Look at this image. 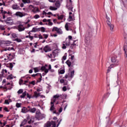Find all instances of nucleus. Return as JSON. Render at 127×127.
I'll use <instances>...</instances> for the list:
<instances>
[{
    "mask_svg": "<svg viewBox=\"0 0 127 127\" xmlns=\"http://www.w3.org/2000/svg\"><path fill=\"white\" fill-rule=\"evenodd\" d=\"M53 114H56V115H57V116H59V115H60L59 112H57L56 111H54L53 112Z\"/></svg>",
    "mask_w": 127,
    "mask_h": 127,
    "instance_id": "nucleus-46",
    "label": "nucleus"
},
{
    "mask_svg": "<svg viewBox=\"0 0 127 127\" xmlns=\"http://www.w3.org/2000/svg\"><path fill=\"white\" fill-rule=\"evenodd\" d=\"M29 84H31L32 85H35V81L34 80L31 82H30Z\"/></svg>",
    "mask_w": 127,
    "mask_h": 127,
    "instance_id": "nucleus-45",
    "label": "nucleus"
},
{
    "mask_svg": "<svg viewBox=\"0 0 127 127\" xmlns=\"http://www.w3.org/2000/svg\"><path fill=\"white\" fill-rule=\"evenodd\" d=\"M29 38H30V40H31V41H32V40H33L34 37L32 36H31V35H29Z\"/></svg>",
    "mask_w": 127,
    "mask_h": 127,
    "instance_id": "nucleus-53",
    "label": "nucleus"
},
{
    "mask_svg": "<svg viewBox=\"0 0 127 127\" xmlns=\"http://www.w3.org/2000/svg\"><path fill=\"white\" fill-rule=\"evenodd\" d=\"M65 45H66V46H70V41H68V43H66Z\"/></svg>",
    "mask_w": 127,
    "mask_h": 127,
    "instance_id": "nucleus-57",
    "label": "nucleus"
},
{
    "mask_svg": "<svg viewBox=\"0 0 127 127\" xmlns=\"http://www.w3.org/2000/svg\"><path fill=\"white\" fill-rule=\"evenodd\" d=\"M47 67H48V65L47 64H45V66H43L41 67V70H42L43 71L45 70V73L46 74H47V72H49V70L46 68H47Z\"/></svg>",
    "mask_w": 127,
    "mask_h": 127,
    "instance_id": "nucleus-14",
    "label": "nucleus"
},
{
    "mask_svg": "<svg viewBox=\"0 0 127 127\" xmlns=\"http://www.w3.org/2000/svg\"><path fill=\"white\" fill-rule=\"evenodd\" d=\"M40 17V16L38 14H36L35 16H34V18H35L36 19H37V18H39Z\"/></svg>",
    "mask_w": 127,
    "mask_h": 127,
    "instance_id": "nucleus-35",
    "label": "nucleus"
},
{
    "mask_svg": "<svg viewBox=\"0 0 127 127\" xmlns=\"http://www.w3.org/2000/svg\"><path fill=\"white\" fill-rule=\"evenodd\" d=\"M52 56H53V57H55V56H56V54L55 52H53Z\"/></svg>",
    "mask_w": 127,
    "mask_h": 127,
    "instance_id": "nucleus-61",
    "label": "nucleus"
},
{
    "mask_svg": "<svg viewBox=\"0 0 127 127\" xmlns=\"http://www.w3.org/2000/svg\"><path fill=\"white\" fill-rule=\"evenodd\" d=\"M7 79L9 80H11L12 79V74H11L10 75H8L7 77Z\"/></svg>",
    "mask_w": 127,
    "mask_h": 127,
    "instance_id": "nucleus-41",
    "label": "nucleus"
},
{
    "mask_svg": "<svg viewBox=\"0 0 127 127\" xmlns=\"http://www.w3.org/2000/svg\"><path fill=\"white\" fill-rule=\"evenodd\" d=\"M15 41H17V42H21L22 40L20 39L16 38Z\"/></svg>",
    "mask_w": 127,
    "mask_h": 127,
    "instance_id": "nucleus-38",
    "label": "nucleus"
},
{
    "mask_svg": "<svg viewBox=\"0 0 127 127\" xmlns=\"http://www.w3.org/2000/svg\"><path fill=\"white\" fill-rule=\"evenodd\" d=\"M61 97V95H59V94H57L56 95H54L53 98L54 99H53L52 102H53L54 100H55L56 101V99H58V98Z\"/></svg>",
    "mask_w": 127,
    "mask_h": 127,
    "instance_id": "nucleus-19",
    "label": "nucleus"
},
{
    "mask_svg": "<svg viewBox=\"0 0 127 127\" xmlns=\"http://www.w3.org/2000/svg\"><path fill=\"white\" fill-rule=\"evenodd\" d=\"M62 1L63 0H57L55 3V6L58 8H59L61 5V2H62Z\"/></svg>",
    "mask_w": 127,
    "mask_h": 127,
    "instance_id": "nucleus-12",
    "label": "nucleus"
},
{
    "mask_svg": "<svg viewBox=\"0 0 127 127\" xmlns=\"http://www.w3.org/2000/svg\"><path fill=\"white\" fill-rule=\"evenodd\" d=\"M53 32L54 31H57L58 34H62L63 33V31L61 28H58L57 27H54L52 29Z\"/></svg>",
    "mask_w": 127,
    "mask_h": 127,
    "instance_id": "nucleus-5",
    "label": "nucleus"
},
{
    "mask_svg": "<svg viewBox=\"0 0 127 127\" xmlns=\"http://www.w3.org/2000/svg\"><path fill=\"white\" fill-rule=\"evenodd\" d=\"M50 9L51 10H57V8L55 7H53L52 6H50Z\"/></svg>",
    "mask_w": 127,
    "mask_h": 127,
    "instance_id": "nucleus-26",
    "label": "nucleus"
},
{
    "mask_svg": "<svg viewBox=\"0 0 127 127\" xmlns=\"http://www.w3.org/2000/svg\"><path fill=\"white\" fill-rule=\"evenodd\" d=\"M55 99H54L53 101L52 100L51 102V108H50V111H54L55 110V107H54V103H55Z\"/></svg>",
    "mask_w": 127,
    "mask_h": 127,
    "instance_id": "nucleus-15",
    "label": "nucleus"
},
{
    "mask_svg": "<svg viewBox=\"0 0 127 127\" xmlns=\"http://www.w3.org/2000/svg\"><path fill=\"white\" fill-rule=\"evenodd\" d=\"M30 32H36V30L35 28H33L32 30L30 31Z\"/></svg>",
    "mask_w": 127,
    "mask_h": 127,
    "instance_id": "nucleus-47",
    "label": "nucleus"
},
{
    "mask_svg": "<svg viewBox=\"0 0 127 127\" xmlns=\"http://www.w3.org/2000/svg\"><path fill=\"white\" fill-rule=\"evenodd\" d=\"M4 21L8 25H12L13 24V20L11 17H7Z\"/></svg>",
    "mask_w": 127,
    "mask_h": 127,
    "instance_id": "nucleus-4",
    "label": "nucleus"
},
{
    "mask_svg": "<svg viewBox=\"0 0 127 127\" xmlns=\"http://www.w3.org/2000/svg\"><path fill=\"white\" fill-rule=\"evenodd\" d=\"M23 93V89H20L17 91L18 94H22Z\"/></svg>",
    "mask_w": 127,
    "mask_h": 127,
    "instance_id": "nucleus-29",
    "label": "nucleus"
},
{
    "mask_svg": "<svg viewBox=\"0 0 127 127\" xmlns=\"http://www.w3.org/2000/svg\"><path fill=\"white\" fill-rule=\"evenodd\" d=\"M26 96H27V98L29 99H31V96L28 93H26Z\"/></svg>",
    "mask_w": 127,
    "mask_h": 127,
    "instance_id": "nucleus-49",
    "label": "nucleus"
},
{
    "mask_svg": "<svg viewBox=\"0 0 127 127\" xmlns=\"http://www.w3.org/2000/svg\"><path fill=\"white\" fill-rule=\"evenodd\" d=\"M76 62V60H71L70 61L69 60H67L65 63L67 64L68 67H73L75 65V62Z\"/></svg>",
    "mask_w": 127,
    "mask_h": 127,
    "instance_id": "nucleus-3",
    "label": "nucleus"
},
{
    "mask_svg": "<svg viewBox=\"0 0 127 127\" xmlns=\"http://www.w3.org/2000/svg\"><path fill=\"white\" fill-rule=\"evenodd\" d=\"M2 77H3V74H0V82H1V80H2V79H1V78Z\"/></svg>",
    "mask_w": 127,
    "mask_h": 127,
    "instance_id": "nucleus-63",
    "label": "nucleus"
},
{
    "mask_svg": "<svg viewBox=\"0 0 127 127\" xmlns=\"http://www.w3.org/2000/svg\"><path fill=\"white\" fill-rule=\"evenodd\" d=\"M64 79H61L60 80V83H61V84H63V83H64Z\"/></svg>",
    "mask_w": 127,
    "mask_h": 127,
    "instance_id": "nucleus-58",
    "label": "nucleus"
},
{
    "mask_svg": "<svg viewBox=\"0 0 127 127\" xmlns=\"http://www.w3.org/2000/svg\"><path fill=\"white\" fill-rule=\"evenodd\" d=\"M23 3H30V0H22Z\"/></svg>",
    "mask_w": 127,
    "mask_h": 127,
    "instance_id": "nucleus-25",
    "label": "nucleus"
},
{
    "mask_svg": "<svg viewBox=\"0 0 127 127\" xmlns=\"http://www.w3.org/2000/svg\"><path fill=\"white\" fill-rule=\"evenodd\" d=\"M63 17H64V15H61L60 16L59 15V14H58V19H59V20H62V19H63Z\"/></svg>",
    "mask_w": 127,
    "mask_h": 127,
    "instance_id": "nucleus-23",
    "label": "nucleus"
},
{
    "mask_svg": "<svg viewBox=\"0 0 127 127\" xmlns=\"http://www.w3.org/2000/svg\"><path fill=\"white\" fill-rule=\"evenodd\" d=\"M63 90L65 92L67 91V87L66 86H64L63 88Z\"/></svg>",
    "mask_w": 127,
    "mask_h": 127,
    "instance_id": "nucleus-43",
    "label": "nucleus"
},
{
    "mask_svg": "<svg viewBox=\"0 0 127 127\" xmlns=\"http://www.w3.org/2000/svg\"><path fill=\"white\" fill-rule=\"evenodd\" d=\"M43 118H44V117H43V115H42L40 112L37 111L36 113V119H37V120H42Z\"/></svg>",
    "mask_w": 127,
    "mask_h": 127,
    "instance_id": "nucleus-6",
    "label": "nucleus"
},
{
    "mask_svg": "<svg viewBox=\"0 0 127 127\" xmlns=\"http://www.w3.org/2000/svg\"><path fill=\"white\" fill-rule=\"evenodd\" d=\"M34 95L36 98H37V97H39V93H38L36 92H34Z\"/></svg>",
    "mask_w": 127,
    "mask_h": 127,
    "instance_id": "nucleus-40",
    "label": "nucleus"
},
{
    "mask_svg": "<svg viewBox=\"0 0 127 127\" xmlns=\"http://www.w3.org/2000/svg\"><path fill=\"white\" fill-rule=\"evenodd\" d=\"M29 111V106H28L27 108L25 107H23L21 109V113H23L24 114H26V113H28Z\"/></svg>",
    "mask_w": 127,
    "mask_h": 127,
    "instance_id": "nucleus-10",
    "label": "nucleus"
},
{
    "mask_svg": "<svg viewBox=\"0 0 127 127\" xmlns=\"http://www.w3.org/2000/svg\"><path fill=\"white\" fill-rule=\"evenodd\" d=\"M62 48L63 49H66V46L65 45V44H63Z\"/></svg>",
    "mask_w": 127,
    "mask_h": 127,
    "instance_id": "nucleus-54",
    "label": "nucleus"
},
{
    "mask_svg": "<svg viewBox=\"0 0 127 127\" xmlns=\"http://www.w3.org/2000/svg\"><path fill=\"white\" fill-rule=\"evenodd\" d=\"M44 51L45 52H49V51H51V49L49 46L47 45L44 48Z\"/></svg>",
    "mask_w": 127,
    "mask_h": 127,
    "instance_id": "nucleus-17",
    "label": "nucleus"
},
{
    "mask_svg": "<svg viewBox=\"0 0 127 127\" xmlns=\"http://www.w3.org/2000/svg\"><path fill=\"white\" fill-rule=\"evenodd\" d=\"M106 18L107 19V21H106L107 24L108 25L109 27H110V30H113L115 27V26L113 24L111 23V22L112 21V19H111L110 17L108 16V15L107 14H106Z\"/></svg>",
    "mask_w": 127,
    "mask_h": 127,
    "instance_id": "nucleus-2",
    "label": "nucleus"
},
{
    "mask_svg": "<svg viewBox=\"0 0 127 127\" xmlns=\"http://www.w3.org/2000/svg\"><path fill=\"white\" fill-rule=\"evenodd\" d=\"M16 108H20L21 107V103H17L16 104Z\"/></svg>",
    "mask_w": 127,
    "mask_h": 127,
    "instance_id": "nucleus-32",
    "label": "nucleus"
},
{
    "mask_svg": "<svg viewBox=\"0 0 127 127\" xmlns=\"http://www.w3.org/2000/svg\"><path fill=\"white\" fill-rule=\"evenodd\" d=\"M111 62L112 63H114L112 64L110 66H109V68L107 69V73L110 72V69H112L113 67H116L120 64L119 63V60L117 59V56L112 57L111 58Z\"/></svg>",
    "mask_w": 127,
    "mask_h": 127,
    "instance_id": "nucleus-1",
    "label": "nucleus"
},
{
    "mask_svg": "<svg viewBox=\"0 0 127 127\" xmlns=\"http://www.w3.org/2000/svg\"><path fill=\"white\" fill-rule=\"evenodd\" d=\"M4 111H5V112H9V111L8 110V109H7V107L4 108Z\"/></svg>",
    "mask_w": 127,
    "mask_h": 127,
    "instance_id": "nucleus-56",
    "label": "nucleus"
},
{
    "mask_svg": "<svg viewBox=\"0 0 127 127\" xmlns=\"http://www.w3.org/2000/svg\"><path fill=\"white\" fill-rule=\"evenodd\" d=\"M47 14H48L49 15H53V14L51 12H49L47 13Z\"/></svg>",
    "mask_w": 127,
    "mask_h": 127,
    "instance_id": "nucleus-62",
    "label": "nucleus"
},
{
    "mask_svg": "<svg viewBox=\"0 0 127 127\" xmlns=\"http://www.w3.org/2000/svg\"><path fill=\"white\" fill-rule=\"evenodd\" d=\"M29 112H30V113H35V112H36V108H30V106H29Z\"/></svg>",
    "mask_w": 127,
    "mask_h": 127,
    "instance_id": "nucleus-18",
    "label": "nucleus"
},
{
    "mask_svg": "<svg viewBox=\"0 0 127 127\" xmlns=\"http://www.w3.org/2000/svg\"><path fill=\"white\" fill-rule=\"evenodd\" d=\"M12 7L13 9H20L19 6L17 5H13Z\"/></svg>",
    "mask_w": 127,
    "mask_h": 127,
    "instance_id": "nucleus-22",
    "label": "nucleus"
},
{
    "mask_svg": "<svg viewBox=\"0 0 127 127\" xmlns=\"http://www.w3.org/2000/svg\"><path fill=\"white\" fill-rule=\"evenodd\" d=\"M68 20V21H72L75 20V19H73L72 17V16L71 15H69Z\"/></svg>",
    "mask_w": 127,
    "mask_h": 127,
    "instance_id": "nucleus-24",
    "label": "nucleus"
},
{
    "mask_svg": "<svg viewBox=\"0 0 127 127\" xmlns=\"http://www.w3.org/2000/svg\"><path fill=\"white\" fill-rule=\"evenodd\" d=\"M63 110V109L62 108V107H61L59 110V113H62V111Z\"/></svg>",
    "mask_w": 127,
    "mask_h": 127,
    "instance_id": "nucleus-50",
    "label": "nucleus"
},
{
    "mask_svg": "<svg viewBox=\"0 0 127 127\" xmlns=\"http://www.w3.org/2000/svg\"><path fill=\"white\" fill-rule=\"evenodd\" d=\"M0 29H1V30H4V27H3V26H0Z\"/></svg>",
    "mask_w": 127,
    "mask_h": 127,
    "instance_id": "nucleus-51",
    "label": "nucleus"
},
{
    "mask_svg": "<svg viewBox=\"0 0 127 127\" xmlns=\"http://www.w3.org/2000/svg\"><path fill=\"white\" fill-rule=\"evenodd\" d=\"M4 104H5L6 105H9V102H8V100H5L4 101Z\"/></svg>",
    "mask_w": 127,
    "mask_h": 127,
    "instance_id": "nucleus-42",
    "label": "nucleus"
},
{
    "mask_svg": "<svg viewBox=\"0 0 127 127\" xmlns=\"http://www.w3.org/2000/svg\"><path fill=\"white\" fill-rule=\"evenodd\" d=\"M71 39H72V36H68V41H71Z\"/></svg>",
    "mask_w": 127,
    "mask_h": 127,
    "instance_id": "nucleus-60",
    "label": "nucleus"
},
{
    "mask_svg": "<svg viewBox=\"0 0 127 127\" xmlns=\"http://www.w3.org/2000/svg\"><path fill=\"white\" fill-rule=\"evenodd\" d=\"M39 29H40L41 31H42V32H45V28L42 27L40 28H39Z\"/></svg>",
    "mask_w": 127,
    "mask_h": 127,
    "instance_id": "nucleus-27",
    "label": "nucleus"
},
{
    "mask_svg": "<svg viewBox=\"0 0 127 127\" xmlns=\"http://www.w3.org/2000/svg\"><path fill=\"white\" fill-rule=\"evenodd\" d=\"M66 58H67V54L65 53L64 56H63V60H66Z\"/></svg>",
    "mask_w": 127,
    "mask_h": 127,
    "instance_id": "nucleus-37",
    "label": "nucleus"
},
{
    "mask_svg": "<svg viewBox=\"0 0 127 127\" xmlns=\"http://www.w3.org/2000/svg\"><path fill=\"white\" fill-rule=\"evenodd\" d=\"M43 36H44V38L45 39H47V38H48V35H47V34H43Z\"/></svg>",
    "mask_w": 127,
    "mask_h": 127,
    "instance_id": "nucleus-48",
    "label": "nucleus"
},
{
    "mask_svg": "<svg viewBox=\"0 0 127 127\" xmlns=\"http://www.w3.org/2000/svg\"><path fill=\"white\" fill-rule=\"evenodd\" d=\"M75 46H76V44H71L70 46V49H73Z\"/></svg>",
    "mask_w": 127,
    "mask_h": 127,
    "instance_id": "nucleus-34",
    "label": "nucleus"
},
{
    "mask_svg": "<svg viewBox=\"0 0 127 127\" xmlns=\"http://www.w3.org/2000/svg\"><path fill=\"white\" fill-rule=\"evenodd\" d=\"M41 73H36L35 74H32V77H36V76H41Z\"/></svg>",
    "mask_w": 127,
    "mask_h": 127,
    "instance_id": "nucleus-30",
    "label": "nucleus"
},
{
    "mask_svg": "<svg viewBox=\"0 0 127 127\" xmlns=\"http://www.w3.org/2000/svg\"><path fill=\"white\" fill-rule=\"evenodd\" d=\"M33 123H34V121L32 120V119H30V121L28 122V124H29V125H31V124H33Z\"/></svg>",
    "mask_w": 127,
    "mask_h": 127,
    "instance_id": "nucleus-31",
    "label": "nucleus"
},
{
    "mask_svg": "<svg viewBox=\"0 0 127 127\" xmlns=\"http://www.w3.org/2000/svg\"><path fill=\"white\" fill-rule=\"evenodd\" d=\"M29 8H31V7H32V8H34L32 10V11L34 13H36V12H39L40 11L39 10V8H38V7H34L32 5H30L29 6Z\"/></svg>",
    "mask_w": 127,
    "mask_h": 127,
    "instance_id": "nucleus-8",
    "label": "nucleus"
},
{
    "mask_svg": "<svg viewBox=\"0 0 127 127\" xmlns=\"http://www.w3.org/2000/svg\"><path fill=\"white\" fill-rule=\"evenodd\" d=\"M89 35H90V32L88 31L85 35V43H87V44H89V43H90V37L89 36Z\"/></svg>",
    "mask_w": 127,
    "mask_h": 127,
    "instance_id": "nucleus-7",
    "label": "nucleus"
},
{
    "mask_svg": "<svg viewBox=\"0 0 127 127\" xmlns=\"http://www.w3.org/2000/svg\"><path fill=\"white\" fill-rule=\"evenodd\" d=\"M74 73H75V71L74 70L71 71V72L70 73L71 78H73V77H74Z\"/></svg>",
    "mask_w": 127,
    "mask_h": 127,
    "instance_id": "nucleus-33",
    "label": "nucleus"
},
{
    "mask_svg": "<svg viewBox=\"0 0 127 127\" xmlns=\"http://www.w3.org/2000/svg\"><path fill=\"white\" fill-rule=\"evenodd\" d=\"M18 30L20 32L24 31V30H25V27H24V26H23V25L20 24L18 26Z\"/></svg>",
    "mask_w": 127,
    "mask_h": 127,
    "instance_id": "nucleus-16",
    "label": "nucleus"
},
{
    "mask_svg": "<svg viewBox=\"0 0 127 127\" xmlns=\"http://www.w3.org/2000/svg\"><path fill=\"white\" fill-rule=\"evenodd\" d=\"M40 76L41 77L39 78L38 80H37V81L39 83H40L42 80V75L41 74V75H38Z\"/></svg>",
    "mask_w": 127,
    "mask_h": 127,
    "instance_id": "nucleus-28",
    "label": "nucleus"
},
{
    "mask_svg": "<svg viewBox=\"0 0 127 127\" xmlns=\"http://www.w3.org/2000/svg\"><path fill=\"white\" fill-rule=\"evenodd\" d=\"M66 7L68 9V10H70L71 11H73V7L74 6L72 3H68L66 5Z\"/></svg>",
    "mask_w": 127,
    "mask_h": 127,
    "instance_id": "nucleus-13",
    "label": "nucleus"
},
{
    "mask_svg": "<svg viewBox=\"0 0 127 127\" xmlns=\"http://www.w3.org/2000/svg\"><path fill=\"white\" fill-rule=\"evenodd\" d=\"M3 72H5V73H7V70H6V69H3L1 71L2 75H3Z\"/></svg>",
    "mask_w": 127,
    "mask_h": 127,
    "instance_id": "nucleus-44",
    "label": "nucleus"
},
{
    "mask_svg": "<svg viewBox=\"0 0 127 127\" xmlns=\"http://www.w3.org/2000/svg\"><path fill=\"white\" fill-rule=\"evenodd\" d=\"M65 73V70L64 69H61L60 71V74H64Z\"/></svg>",
    "mask_w": 127,
    "mask_h": 127,
    "instance_id": "nucleus-36",
    "label": "nucleus"
},
{
    "mask_svg": "<svg viewBox=\"0 0 127 127\" xmlns=\"http://www.w3.org/2000/svg\"><path fill=\"white\" fill-rule=\"evenodd\" d=\"M11 42L10 41H7L5 42V44H10Z\"/></svg>",
    "mask_w": 127,
    "mask_h": 127,
    "instance_id": "nucleus-64",
    "label": "nucleus"
},
{
    "mask_svg": "<svg viewBox=\"0 0 127 127\" xmlns=\"http://www.w3.org/2000/svg\"><path fill=\"white\" fill-rule=\"evenodd\" d=\"M26 120L27 121H28V120H30V116L29 115H28V116L27 117Z\"/></svg>",
    "mask_w": 127,
    "mask_h": 127,
    "instance_id": "nucleus-59",
    "label": "nucleus"
},
{
    "mask_svg": "<svg viewBox=\"0 0 127 127\" xmlns=\"http://www.w3.org/2000/svg\"><path fill=\"white\" fill-rule=\"evenodd\" d=\"M9 67L10 68V70H12V67H13L12 63H9Z\"/></svg>",
    "mask_w": 127,
    "mask_h": 127,
    "instance_id": "nucleus-39",
    "label": "nucleus"
},
{
    "mask_svg": "<svg viewBox=\"0 0 127 127\" xmlns=\"http://www.w3.org/2000/svg\"><path fill=\"white\" fill-rule=\"evenodd\" d=\"M39 39H43V37L42 36V35H41V34L39 35Z\"/></svg>",
    "mask_w": 127,
    "mask_h": 127,
    "instance_id": "nucleus-55",
    "label": "nucleus"
},
{
    "mask_svg": "<svg viewBox=\"0 0 127 127\" xmlns=\"http://www.w3.org/2000/svg\"><path fill=\"white\" fill-rule=\"evenodd\" d=\"M26 123H27V120L26 119H24L20 124V126L23 127V126H24V125H26Z\"/></svg>",
    "mask_w": 127,
    "mask_h": 127,
    "instance_id": "nucleus-20",
    "label": "nucleus"
},
{
    "mask_svg": "<svg viewBox=\"0 0 127 127\" xmlns=\"http://www.w3.org/2000/svg\"><path fill=\"white\" fill-rule=\"evenodd\" d=\"M25 96H26V91H24V92H23L22 94L20 95V98H21V99H24Z\"/></svg>",
    "mask_w": 127,
    "mask_h": 127,
    "instance_id": "nucleus-21",
    "label": "nucleus"
},
{
    "mask_svg": "<svg viewBox=\"0 0 127 127\" xmlns=\"http://www.w3.org/2000/svg\"><path fill=\"white\" fill-rule=\"evenodd\" d=\"M15 15H16V16H19V17H23V16H25V15H27V14L26 13H22L21 12H16L15 13Z\"/></svg>",
    "mask_w": 127,
    "mask_h": 127,
    "instance_id": "nucleus-9",
    "label": "nucleus"
},
{
    "mask_svg": "<svg viewBox=\"0 0 127 127\" xmlns=\"http://www.w3.org/2000/svg\"><path fill=\"white\" fill-rule=\"evenodd\" d=\"M124 50L125 52V57H126V58H127V41H126L124 43Z\"/></svg>",
    "mask_w": 127,
    "mask_h": 127,
    "instance_id": "nucleus-11",
    "label": "nucleus"
},
{
    "mask_svg": "<svg viewBox=\"0 0 127 127\" xmlns=\"http://www.w3.org/2000/svg\"><path fill=\"white\" fill-rule=\"evenodd\" d=\"M12 36L13 38H16L17 37L16 34H12Z\"/></svg>",
    "mask_w": 127,
    "mask_h": 127,
    "instance_id": "nucleus-52",
    "label": "nucleus"
}]
</instances>
